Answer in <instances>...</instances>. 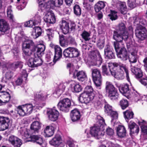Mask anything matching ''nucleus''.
Listing matches in <instances>:
<instances>
[{
	"mask_svg": "<svg viewBox=\"0 0 147 147\" xmlns=\"http://www.w3.org/2000/svg\"><path fill=\"white\" fill-rule=\"evenodd\" d=\"M98 57L96 59L97 56L94 53H92L90 55V58L93 61L96 60V64L98 66L100 65L102 63V59L99 52L98 53Z\"/></svg>",
	"mask_w": 147,
	"mask_h": 147,
	"instance_id": "35",
	"label": "nucleus"
},
{
	"mask_svg": "<svg viewBox=\"0 0 147 147\" xmlns=\"http://www.w3.org/2000/svg\"><path fill=\"white\" fill-rule=\"evenodd\" d=\"M10 29L8 22L3 19H0V31L4 34L8 33Z\"/></svg>",
	"mask_w": 147,
	"mask_h": 147,
	"instance_id": "22",
	"label": "nucleus"
},
{
	"mask_svg": "<svg viewBox=\"0 0 147 147\" xmlns=\"http://www.w3.org/2000/svg\"><path fill=\"white\" fill-rule=\"evenodd\" d=\"M131 71L135 78L137 79L141 78L143 76V72L140 68L131 66Z\"/></svg>",
	"mask_w": 147,
	"mask_h": 147,
	"instance_id": "26",
	"label": "nucleus"
},
{
	"mask_svg": "<svg viewBox=\"0 0 147 147\" xmlns=\"http://www.w3.org/2000/svg\"><path fill=\"white\" fill-rule=\"evenodd\" d=\"M59 40L60 45L62 47H65L67 45L66 40L64 38V36L63 34L59 35Z\"/></svg>",
	"mask_w": 147,
	"mask_h": 147,
	"instance_id": "49",
	"label": "nucleus"
},
{
	"mask_svg": "<svg viewBox=\"0 0 147 147\" xmlns=\"http://www.w3.org/2000/svg\"><path fill=\"white\" fill-rule=\"evenodd\" d=\"M136 36L140 40H143L147 37V30L146 28L142 25L137 26L135 30Z\"/></svg>",
	"mask_w": 147,
	"mask_h": 147,
	"instance_id": "13",
	"label": "nucleus"
},
{
	"mask_svg": "<svg viewBox=\"0 0 147 147\" xmlns=\"http://www.w3.org/2000/svg\"><path fill=\"white\" fill-rule=\"evenodd\" d=\"M46 3H39L38 5L39 8L41 9L42 11L46 10V11H47V9L46 7Z\"/></svg>",
	"mask_w": 147,
	"mask_h": 147,
	"instance_id": "59",
	"label": "nucleus"
},
{
	"mask_svg": "<svg viewBox=\"0 0 147 147\" xmlns=\"http://www.w3.org/2000/svg\"><path fill=\"white\" fill-rule=\"evenodd\" d=\"M128 59L130 64L136 63L138 59L137 55V52L134 51L130 53V55H128Z\"/></svg>",
	"mask_w": 147,
	"mask_h": 147,
	"instance_id": "33",
	"label": "nucleus"
},
{
	"mask_svg": "<svg viewBox=\"0 0 147 147\" xmlns=\"http://www.w3.org/2000/svg\"><path fill=\"white\" fill-rule=\"evenodd\" d=\"M92 103L96 106H99L101 104V102L95 96V97L94 99L92 100Z\"/></svg>",
	"mask_w": 147,
	"mask_h": 147,
	"instance_id": "56",
	"label": "nucleus"
},
{
	"mask_svg": "<svg viewBox=\"0 0 147 147\" xmlns=\"http://www.w3.org/2000/svg\"><path fill=\"white\" fill-rule=\"evenodd\" d=\"M119 90L122 94L128 98L130 94L131 90L129 84L125 83L120 85L119 87Z\"/></svg>",
	"mask_w": 147,
	"mask_h": 147,
	"instance_id": "21",
	"label": "nucleus"
},
{
	"mask_svg": "<svg viewBox=\"0 0 147 147\" xmlns=\"http://www.w3.org/2000/svg\"><path fill=\"white\" fill-rule=\"evenodd\" d=\"M116 131L117 135L119 137L122 138L126 136V131L124 126L118 125L117 127Z\"/></svg>",
	"mask_w": 147,
	"mask_h": 147,
	"instance_id": "32",
	"label": "nucleus"
},
{
	"mask_svg": "<svg viewBox=\"0 0 147 147\" xmlns=\"http://www.w3.org/2000/svg\"><path fill=\"white\" fill-rule=\"evenodd\" d=\"M32 20L35 26L36 25H38L41 22V16L38 15H36L33 18Z\"/></svg>",
	"mask_w": 147,
	"mask_h": 147,
	"instance_id": "51",
	"label": "nucleus"
},
{
	"mask_svg": "<svg viewBox=\"0 0 147 147\" xmlns=\"http://www.w3.org/2000/svg\"><path fill=\"white\" fill-rule=\"evenodd\" d=\"M122 42V41H114L113 46L117 57L122 60L126 61L128 59V54L125 47L119 43Z\"/></svg>",
	"mask_w": 147,
	"mask_h": 147,
	"instance_id": "3",
	"label": "nucleus"
},
{
	"mask_svg": "<svg viewBox=\"0 0 147 147\" xmlns=\"http://www.w3.org/2000/svg\"><path fill=\"white\" fill-rule=\"evenodd\" d=\"M56 18L54 13L51 12L49 14H46L44 17V20L49 24H53L55 22Z\"/></svg>",
	"mask_w": 147,
	"mask_h": 147,
	"instance_id": "30",
	"label": "nucleus"
},
{
	"mask_svg": "<svg viewBox=\"0 0 147 147\" xmlns=\"http://www.w3.org/2000/svg\"><path fill=\"white\" fill-rule=\"evenodd\" d=\"M23 50L24 54L30 56L32 53H39V51H44L45 47L43 44L35 45L33 40H28L23 43Z\"/></svg>",
	"mask_w": 147,
	"mask_h": 147,
	"instance_id": "1",
	"label": "nucleus"
},
{
	"mask_svg": "<svg viewBox=\"0 0 147 147\" xmlns=\"http://www.w3.org/2000/svg\"><path fill=\"white\" fill-rule=\"evenodd\" d=\"M94 92L92 87L90 86H88L84 88V92L83 93H85L87 94H94Z\"/></svg>",
	"mask_w": 147,
	"mask_h": 147,
	"instance_id": "52",
	"label": "nucleus"
},
{
	"mask_svg": "<svg viewBox=\"0 0 147 147\" xmlns=\"http://www.w3.org/2000/svg\"><path fill=\"white\" fill-rule=\"evenodd\" d=\"M35 34L34 36V38L36 39L39 36H41L42 33L44 32L43 30L40 26H35L34 28Z\"/></svg>",
	"mask_w": 147,
	"mask_h": 147,
	"instance_id": "42",
	"label": "nucleus"
},
{
	"mask_svg": "<svg viewBox=\"0 0 147 147\" xmlns=\"http://www.w3.org/2000/svg\"><path fill=\"white\" fill-rule=\"evenodd\" d=\"M24 139H26V141L36 143L40 145H41L43 143L42 138L40 136L30 135L27 131L24 132Z\"/></svg>",
	"mask_w": 147,
	"mask_h": 147,
	"instance_id": "14",
	"label": "nucleus"
},
{
	"mask_svg": "<svg viewBox=\"0 0 147 147\" xmlns=\"http://www.w3.org/2000/svg\"><path fill=\"white\" fill-rule=\"evenodd\" d=\"M72 92L74 93H78L81 92L82 90L81 86L79 84H73L71 86Z\"/></svg>",
	"mask_w": 147,
	"mask_h": 147,
	"instance_id": "41",
	"label": "nucleus"
},
{
	"mask_svg": "<svg viewBox=\"0 0 147 147\" xmlns=\"http://www.w3.org/2000/svg\"><path fill=\"white\" fill-rule=\"evenodd\" d=\"M105 55L106 59H115V54L113 49L110 46L107 45L104 49Z\"/></svg>",
	"mask_w": 147,
	"mask_h": 147,
	"instance_id": "25",
	"label": "nucleus"
},
{
	"mask_svg": "<svg viewBox=\"0 0 147 147\" xmlns=\"http://www.w3.org/2000/svg\"><path fill=\"white\" fill-rule=\"evenodd\" d=\"M9 141L14 147H20L22 144L21 139L13 136L9 137Z\"/></svg>",
	"mask_w": 147,
	"mask_h": 147,
	"instance_id": "28",
	"label": "nucleus"
},
{
	"mask_svg": "<svg viewBox=\"0 0 147 147\" xmlns=\"http://www.w3.org/2000/svg\"><path fill=\"white\" fill-rule=\"evenodd\" d=\"M59 26L62 33L66 34L68 33L70 31L75 30L76 24L74 22L69 23L65 20H62L59 22Z\"/></svg>",
	"mask_w": 147,
	"mask_h": 147,
	"instance_id": "7",
	"label": "nucleus"
},
{
	"mask_svg": "<svg viewBox=\"0 0 147 147\" xmlns=\"http://www.w3.org/2000/svg\"><path fill=\"white\" fill-rule=\"evenodd\" d=\"M44 51H39V53H36L34 54V57L30 58L27 62V64L29 67L32 68L37 67L42 65L43 61L40 56L44 54Z\"/></svg>",
	"mask_w": 147,
	"mask_h": 147,
	"instance_id": "5",
	"label": "nucleus"
},
{
	"mask_svg": "<svg viewBox=\"0 0 147 147\" xmlns=\"http://www.w3.org/2000/svg\"><path fill=\"white\" fill-rule=\"evenodd\" d=\"M46 3V7L47 11L50 9H53L56 7V5L53 0L48 1Z\"/></svg>",
	"mask_w": 147,
	"mask_h": 147,
	"instance_id": "47",
	"label": "nucleus"
},
{
	"mask_svg": "<svg viewBox=\"0 0 147 147\" xmlns=\"http://www.w3.org/2000/svg\"><path fill=\"white\" fill-rule=\"evenodd\" d=\"M119 104L122 109L125 110L129 106V103L126 99L123 98L119 101Z\"/></svg>",
	"mask_w": 147,
	"mask_h": 147,
	"instance_id": "43",
	"label": "nucleus"
},
{
	"mask_svg": "<svg viewBox=\"0 0 147 147\" xmlns=\"http://www.w3.org/2000/svg\"><path fill=\"white\" fill-rule=\"evenodd\" d=\"M15 110L20 116H24L27 115L23 105L18 106Z\"/></svg>",
	"mask_w": 147,
	"mask_h": 147,
	"instance_id": "44",
	"label": "nucleus"
},
{
	"mask_svg": "<svg viewBox=\"0 0 147 147\" xmlns=\"http://www.w3.org/2000/svg\"><path fill=\"white\" fill-rule=\"evenodd\" d=\"M47 36L48 37L49 40H50L51 38L53 36V34L52 32V29L49 28L46 30Z\"/></svg>",
	"mask_w": 147,
	"mask_h": 147,
	"instance_id": "54",
	"label": "nucleus"
},
{
	"mask_svg": "<svg viewBox=\"0 0 147 147\" xmlns=\"http://www.w3.org/2000/svg\"><path fill=\"white\" fill-rule=\"evenodd\" d=\"M23 105L27 115H30L32 113L33 110V106L32 104H27Z\"/></svg>",
	"mask_w": 147,
	"mask_h": 147,
	"instance_id": "45",
	"label": "nucleus"
},
{
	"mask_svg": "<svg viewBox=\"0 0 147 147\" xmlns=\"http://www.w3.org/2000/svg\"><path fill=\"white\" fill-rule=\"evenodd\" d=\"M105 6V2L99 1L97 2L94 6V9L96 12H98Z\"/></svg>",
	"mask_w": 147,
	"mask_h": 147,
	"instance_id": "39",
	"label": "nucleus"
},
{
	"mask_svg": "<svg viewBox=\"0 0 147 147\" xmlns=\"http://www.w3.org/2000/svg\"><path fill=\"white\" fill-rule=\"evenodd\" d=\"M0 97L4 100V101H3L4 105L8 103L11 97L9 92L5 91H1L0 92Z\"/></svg>",
	"mask_w": 147,
	"mask_h": 147,
	"instance_id": "34",
	"label": "nucleus"
},
{
	"mask_svg": "<svg viewBox=\"0 0 147 147\" xmlns=\"http://www.w3.org/2000/svg\"><path fill=\"white\" fill-rule=\"evenodd\" d=\"M56 7H59L62 5L63 3V0H53Z\"/></svg>",
	"mask_w": 147,
	"mask_h": 147,
	"instance_id": "58",
	"label": "nucleus"
},
{
	"mask_svg": "<svg viewBox=\"0 0 147 147\" xmlns=\"http://www.w3.org/2000/svg\"><path fill=\"white\" fill-rule=\"evenodd\" d=\"M117 13V11L115 10H111L110 13L108 16L111 20H117L118 18Z\"/></svg>",
	"mask_w": 147,
	"mask_h": 147,
	"instance_id": "48",
	"label": "nucleus"
},
{
	"mask_svg": "<svg viewBox=\"0 0 147 147\" xmlns=\"http://www.w3.org/2000/svg\"><path fill=\"white\" fill-rule=\"evenodd\" d=\"M118 9L121 13L125 14L127 13V7L126 3L124 2H120L117 4Z\"/></svg>",
	"mask_w": 147,
	"mask_h": 147,
	"instance_id": "37",
	"label": "nucleus"
},
{
	"mask_svg": "<svg viewBox=\"0 0 147 147\" xmlns=\"http://www.w3.org/2000/svg\"><path fill=\"white\" fill-rule=\"evenodd\" d=\"M47 114L49 119L52 121H56L59 115L58 111L54 108L47 111Z\"/></svg>",
	"mask_w": 147,
	"mask_h": 147,
	"instance_id": "18",
	"label": "nucleus"
},
{
	"mask_svg": "<svg viewBox=\"0 0 147 147\" xmlns=\"http://www.w3.org/2000/svg\"><path fill=\"white\" fill-rule=\"evenodd\" d=\"M41 123L38 121L33 122L30 125L29 130L30 134H32L38 133L41 127Z\"/></svg>",
	"mask_w": 147,
	"mask_h": 147,
	"instance_id": "24",
	"label": "nucleus"
},
{
	"mask_svg": "<svg viewBox=\"0 0 147 147\" xmlns=\"http://www.w3.org/2000/svg\"><path fill=\"white\" fill-rule=\"evenodd\" d=\"M70 115L71 119L73 122L78 121L81 117L80 112L79 109L76 108L71 111Z\"/></svg>",
	"mask_w": 147,
	"mask_h": 147,
	"instance_id": "27",
	"label": "nucleus"
},
{
	"mask_svg": "<svg viewBox=\"0 0 147 147\" xmlns=\"http://www.w3.org/2000/svg\"><path fill=\"white\" fill-rule=\"evenodd\" d=\"M73 75L74 78H77L80 81L85 82L87 80L86 74L83 71H78L77 70L75 69Z\"/></svg>",
	"mask_w": 147,
	"mask_h": 147,
	"instance_id": "23",
	"label": "nucleus"
},
{
	"mask_svg": "<svg viewBox=\"0 0 147 147\" xmlns=\"http://www.w3.org/2000/svg\"><path fill=\"white\" fill-rule=\"evenodd\" d=\"M71 106V101L68 98L60 100L57 104V107L59 110L65 113L69 112Z\"/></svg>",
	"mask_w": 147,
	"mask_h": 147,
	"instance_id": "9",
	"label": "nucleus"
},
{
	"mask_svg": "<svg viewBox=\"0 0 147 147\" xmlns=\"http://www.w3.org/2000/svg\"><path fill=\"white\" fill-rule=\"evenodd\" d=\"M36 98H37L39 100H45L46 98V96H44L43 94H36Z\"/></svg>",
	"mask_w": 147,
	"mask_h": 147,
	"instance_id": "62",
	"label": "nucleus"
},
{
	"mask_svg": "<svg viewBox=\"0 0 147 147\" xmlns=\"http://www.w3.org/2000/svg\"><path fill=\"white\" fill-rule=\"evenodd\" d=\"M124 117L126 120H129L134 117L133 112L131 110H127L123 113Z\"/></svg>",
	"mask_w": 147,
	"mask_h": 147,
	"instance_id": "40",
	"label": "nucleus"
},
{
	"mask_svg": "<svg viewBox=\"0 0 147 147\" xmlns=\"http://www.w3.org/2000/svg\"><path fill=\"white\" fill-rule=\"evenodd\" d=\"M119 66L118 63L116 62L109 63L108 64V69L105 65H102V73L104 75L112 76V73H113L115 69Z\"/></svg>",
	"mask_w": 147,
	"mask_h": 147,
	"instance_id": "11",
	"label": "nucleus"
},
{
	"mask_svg": "<svg viewBox=\"0 0 147 147\" xmlns=\"http://www.w3.org/2000/svg\"><path fill=\"white\" fill-rule=\"evenodd\" d=\"M13 75V72L11 71H9L6 72L5 74V77L7 80H9L11 78Z\"/></svg>",
	"mask_w": 147,
	"mask_h": 147,
	"instance_id": "57",
	"label": "nucleus"
},
{
	"mask_svg": "<svg viewBox=\"0 0 147 147\" xmlns=\"http://www.w3.org/2000/svg\"><path fill=\"white\" fill-rule=\"evenodd\" d=\"M74 12L77 16H80L81 14L82 10L80 7L78 5L76 4L73 7Z\"/></svg>",
	"mask_w": 147,
	"mask_h": 147,
	"instance_id": "46",
	"label": "nucleus"
},
{
	"mask_svg": "<svg viewBox=\"0 0 147 147\" xmlns=\"http://www.w3.org/2000/svg\"><path fill=\"white\" fill-rule=\"evenodd\" d=\"M54 55L53 62L55 64L57 62L59 61L62 57V50L59 45H55L54 47Z\"/></svg>",
	"mask_w": 147,
	"mask_h": 147,
	"instance_id": "16",
	"label": "nucleus"
},
{
	"mask_svg": "<svg viewBox=\"0 0 147 147\" xmlns=\"http://www.w3.org/2000/svg\"><path fill=\"white\" fill-rule=\"evenodd\" d=\"M128 38V33L124 24L119 23L117 29L113 31V39L115 41H123L127 40Z\"/></svg>",
	"mask_w": 147,
	"mask_h": 147,
	"instance_id": "2",
	"label": "nucleus"
},
{
	"mask_svg": "<svg viewBox=\"0 0 147 147\" xmlns=\"http://www.w3.org/2000/svg\"><path fill=\"white\" fill-rule=\"evenodd\" d=\"M106 131L107 134L110 136H112L114 134L113 130L109 127L107 129Z\"/></svg>",
	"mask_w": 147,
	"mask_h": 147,
	"instance_id": "61",
	"label": "nucleus"
},
{
	"mask_svg": "<svg viewBox=\"0 0 147 147\" xmlns=\"http://www.w3.org/2000/svg\"><path fill=\"white\" fill-rule=\"evenodd\" d=\"M34 26L32 20H30L24 23V26L25 27L32 28Z\"/></svg>",
	"mask_w": 147,
	"mask_h": 147,
	"instance_id": "55",
	"label": "nucleus"
},
{
	"mask_svg": "<svg viewBox=\"0 0 147 147\" xmlns=\"http://www.w3.org/2000/svg\"><path fill=\"white\" fill-rule=\"evenodd\" d=\"M11 123L10 119L8 117L0 116V131L7 129Z\"/></svg>",
	"mask_w": 147,
	"mask_h": 147,
	"instance_id": "15",
	"label": "nucleus"
},
{
	"mask_svg": "<svg viewBox=\"0 0 147 147\" xmlns=\"http://www.w3.org/2000/svg\"><path fill=\"white\" fill-rule=\"evenodd\" d=\"M54 127L52 126H47L44 130V133L46 136L49 137L52 136L54 133Z\"/></svg>",
	"mask_w": 147,
	"mask_h": 147,
	"instance_id": "38",
	"label": "nucleus"
},
{
	"mask_svg": "<svg viewBox=\"0 0 147 147\" xmlns=\"http://www.w3.org/2000/svg\"><path fill=\"white\" fill-rule=\"evenodd\" d=\"M105 124V120L102 118L100 119L98 124L95 125L90 129V134L92 136L98 137L102 134L100 131L101 127L102 128L104 125Z\"/></svg>",
	"mask_w": 147,
	"mask_h": 147,
	"instance_id": "10",
	"label": "nucleus"
},
{
	"mask_svg": "<svg viewBox=\"0 0 147 147\" xmlns=\"http://www.w3.org/2000/svg\"><path fill=\"white\" fill-rule=\"evenodd\" d=\"M95 97V94H87L85 93H83L80 95L79 100H81L82 103L87 104L92 101Z\"/></svg>",
	"mask_w": 147,
	"mask_h": 147,
	"instance_id": "20",
	"label": "nucleus"
},
{
	"mask_svg": "<svg viewBox=\"0 0 147 147\" xmlns=\"http://www.w3.org/2000/svg\"><path fill=\"white\" fill-rule=\"evenodd\" d=\"M104 109L105 114L110 116L113 119H116L117 118L118 113L117 112L113 111L111 106L107 103H106Z\"/></svg>",
	"mask_w": 147,
	"mask_h": 147,
	"instance_id": "17",
	"label": "nucleus"
},
{
	"mask_svg": "<svg viewBox=\"0 0 147 147\" xmlns=\"http://www.w3.org/2000/svg\"><path fill=\"white\" fill-rule=\"evenodd\" d=\"M129 128L130 129V135L136 134H137L139 131V126L135 123L133 122L128 125Z\"/></svg>",
	"mask_w": 147,
	"mask_h": 147,
	"instance_id": "31",
	"label": "nucleus"
},
{
	"mask_svg": "<svg viewBox=\"0 0 147 147\" xmlns=\"http://www.w3.org/2000/svg\"><path fill=\"white\" fill-rule=\"evenodd\" d=\"M50 144L55 147H57L62 143L61 138L59 135H56L49 141Z\"/></svg>",
	"mask_w": 147,
	"mask_h": 147,
	"instance_id": "29",
	"label": "nucleus"
},
{
	"mask_svg": "<svg viewBox=\"0 0 147 147\" xmlns=\"http://www.w3.org/2000/svg\"><path fill=\"white\" fill-rule=\"evenodd\" d=\"M52 54L51 53H49L46 55V60L47 62H49L51 60V59Z\"/></svg>",
	"mask_w": 147,
	"mask_h": 147,
	"instance_id": "64",
	"label": "nucleus"
},
{
	"mask_svg": "<svg viewBox=\"0 0 147 147\" xmlns=\"http://www.w3.org/2000/svg\"><path fill=\"white\" fill-rule=\"evenodd\" d=\"M23 79L21 77H19L15 81V84L17 86L21 85L23 82Z\"/></svg>",
	"mask_w": 147,
	"mask_h": 147,
	"instance_id": "63",
	"label": "nucleus"
},
{
	"mask_svg": "<svg viewBox=\"0 0 147 147\" xmlns=\"http://www.w3.org/2000/svg\"><path fill=\"white\" fill-rule=\"evenodd\" d=\"M119 66L115 69L113 73H112V76L118 80H122L125 78L124 73L123 70L126 73V76L128 80L129 79L128 70L125 66H123L118 63Z\"/></svg>",
	"mask_w": 147,
	"mask_h": 147,
	"instance_id": "4",
	"label": "nucleus"
},
{
	"mask_svg": "<svg viewBox=\"0 0 147 147\" xmlns=\"http://www.w3.org/2000/svg\"><path fill=\"white\" fill-rule=\"evenodd\" d=\"M147 123V122L144 120L138 121V123L140 126L142 132L146 134H147V125H146Z\"/></svg>",
	"mask_w": 147,
	"mask_h": 147,
	"instance_id": "36",
	"label": "nucleus"
},
{
	"mask_svg": "<svg viewBox=\"0 0 147 147\" xmlns=\"http://www.w3.org/2000/svg\"><path fill=\"white\" fill-rule=\"evenodd\" d=\"M23 66V63L21 61H17L12 63H9L5 65H4L3 66V70H5L6 68L7 69L8 68H10L13 70L15 71L18 68L21 69Z\"/></svg>",
	"mask_w": 147,
	"mask_h": 147,
	"instance_id": "19",
	"label": "nucleus"
},
{
	"mask_svg": "<svg viewBox=\"0 0 147 147\" xmlns=\"http://www.w3.org/2000/svg\"><path fill=\"white\" fill-rule=\"evenodd\" d=\"M140 80V82L143 85L147 86V76L142 78Z\"/></svg>",
	"mask_w": 147,
	"mask_h": 147,
	"instance_id": "60",
	"label": "nucleus"
},
{
	"mask_svg": "<svg viewBox=\"0 0 147 147\" xmlns=\"http://www.w3.org/2000/svg\"><path fill=\"white\" fill-rule=\"evenodd\" d=\"M90 33L84 30L82 34H81L82 38L83 39L86 41H89L90 40Z\"/></svg>",
	"mask_w": 147,
	"mask_h": 147,
	"instance_id": "50",
	"label": "nucleus"
},
{
	"mask_svg": "<svg viewBox=\"0 0 147 147\" xmlns=\"http://www.w3.org/2000/svg\"><path fill=\"white\" fill-rule=\"evenodd\" d=\"M63 54L65 59L71 58L78 57L80 55V53L77 48L69 47L65 49L63 52Z\"/></svg>",
	"mask_w": 147,
	"mask_h": 147,
	"instance_id": "8",
	"label": "nucleus"
},
{
	"mask_svg": "<svg viewBox=\"0 0 147 147\" xmlns=\"http://www.w3.org/2000/svg\"><path fill=\"white\" fill-rule=\"evenodd\" d=\"M92 77L93 81L96 87H100L102 82V77L100 70L97 69H92Z\"/></svg>",
	"mask_w": 147,
	"mask_h": 147,
	"instance_id": "12",
	"label": "nucleus"
},
{
	"mask_svg": "<svg viewBox=\"0 0 147 147\" xmlns=\"http://www.w3.org/2000/svg\"><path fill=\"white\" fill-rule=\"evenodd\" d=\"M128 6L130 8L133 9L137 5L136 0H128L127 1Z\"/></svg>",
	"mask_w": 147,
	"mask_h": 147,
	"instance_id": "53",
	"label": "nucleus"
},
{
	"mask_svg": "<svg viewBox=\"0 0 147 147\" xmlns=\"http://www.w3.org/2000/svg\"><path fill=\"white\" fill-rule=\"evenodd\" d=\"M105 89L109 98L111 100H118L119 98V94L117 88L110 82L107 83Z\"/></svg>",
	"mask_w": 147,
	"mask_h": 147,
	"instance_id": "6",
	"label": "nucleus"
}]
</instances>
